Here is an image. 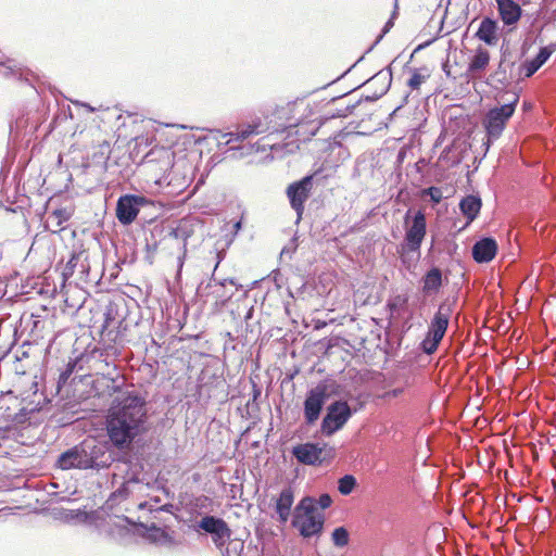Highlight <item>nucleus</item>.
<instances>
[{
    "label": "nucleus",
    "instance_id": "1",
    "mask_svg": "<svg viewBox=\"0 0 556 556\" xmlns=\"http://www.w3.org/2000/svg\"><path fill=\"white\" fill-rule=\"evenodd\" d=\"M146 421L144 399L132 392L122 393L109 409L108 435L114 446L124 448L143 430Z\"/></svg>",
    "mask_w": 556,
    "mask_h": 556
},
{
    "label": "nucleus",
    "instance_id": "2",
    "mask_svg": "<svg viewBox=\"0 0 556 556\" xmlns=\"http://www.w3.org/2000/svg\"><path fill=\"white\" fill-rule=\"evenodd\" d=\"M293 104L287 103L282 106H277L270 113L263 114L262 117L257 116L250 123L240 124L233 131L228 132L227 143L242 142L251 136L262 135L265 132H282L288 128L295 127L296 121H291L288 114L292 112Z\"/></svg>",
    "mask_w": 556,
    "mask_h": 556
},
{
    "label": "nucleus",
    "instance_id": "3",
    "mask_svg": "<svg viewBox=\"0 0 556 556\" xmlns=\"http://www.w3.org/2000/svg\"><path fill=\"white\" fill-rule=\"evenodd\" d=\"M325 516L311 496L303 497L293 511L292 526L303 538L318 536L324 530Z\"/></svg>",
    "mask_w": 556,
    "mask_h": 556
},
{
    "label": "nucleus",
    "instance_id": "4",
    "mask_svg": "<svg viewBox=\"0 0 556 556\" xmlns=\"http://www.w3.org/2000/svg\"><path fill=\"white\" fill-rule=\"evenodd\" d=\"M452 314V305L448 302L444 301L439 305L421 342V349L426 354H433L438 350L447 330Z\"/></svg>",
    "mask_w": 556,
    "mask_h": 556
},
{
    "label": "nucleus",
    "instance_id": "5",
    "mask_svg": "<svg viewBox=\"0 0 556 556\" xmlns=\"http://www.w3.org/2000/svg\"><path fill=\"white\" fill-rule=\"evenodd\" d=\"M517 102L518 96H514V99L509 100L508 103L493 108L485 114L482 125L489 139H497L502 135L508 119L515 112Z\"/></svg>",
    "mask_w": 556,
    "mask_h": 556
},
{
    "label": "nucleus",
    "instance_id": "6",
    "mask_svg": "<svg viewBox=\"0 0 556 556\" xmlns=\"http://www.w3.org/2000/svg\"><path fill=\"white\" fill-rule=\"evenodd\" d=\"M351 415V408L346 402L337 401L332 403L321 422L323 433L333 434L346 424Z\"/></svg>",
    "mask_w": 556,
    "mask_h": 556
},
{
    "label": "nucleus",
    "instance_id": "7",
    "mask_svg": "<svg viewBox=\"0 0 556 556\" xmlns=\"http://www.w3.org/2000/svg\"><path fill=\"white\" fill-rule=\"evenodd\" d=\"M313 188V175L303 177L299 181H294L287 188V197L291 207L296 212L299 218L304 212V204L309 198Z\"/></svg>",
    "mask_w": 556,
    "mask_h": 556
},
{
    "label": "nucleus",
    "instance_id": "8",
    "mask_svg": "<svg viewBox=\"0 0 556 556\" xmlns=\"http://www.w3.org/2000/svg\"><path fill=\"white\" fill-rule=\"evenodd\" d=\"M193 235V228L190 220L181 219L178 225L173 228L168 235L163 239V242L175 243L178 248L179 255V270L184 266V261L187 255V241Z\"/></svg>",
    "mask_w": 556,
    "mask_h": 556
},
{
    "label": "nucleus",
    "instance_id": "9",
    "mask_svg": "<svg viewBox=\"0 0 556 556\" xmlns=\"http://www.w3.org/2000/svg\"><path fill=\"white\" fill-rule=\"evenodd\" d=\"M147 203L148 200L140 195L127 194L121 197L116 205V216L118 220L123 225L131 224L136 219L140 206H143Z\"/></svg>",
    "mask_w": 556,
    "mask_h": 556
},
{
    "label": "nucleus",
    "instance_id": "10",
    "mask_svg": "<svg viewBox=\"0 0 556 556\" xmlns=\"http://www.w3.org/2000/svg\"><path fill=\"white\" fill-rule=\"evenodd\" d=\"M326 391V387L319 384L307 393L304 401V417L306 424L312 425L319 418L327 397Z\"/></svg>",
    "mask_w": 556,
    "mask_h": 556
},
{
    "label": "nucleus",
    "instance_id": "11",
    "mask_svg": "<svg viewBox=\"0 0 556 556\" xmlns=\"http://www.w3.org/2000/svg\"><path fill=\"white\" fill-rule=\"evenodd\" d=\"M426 216L421 211H418L413 218V223L405 233V242L410 251L419 250L422 240L426 236Z\"/></svg>",
    "mask_w": 556,
    "mask_h": 556
},
{
    "label": "nucleus",
    "instance_id": "12",
    "mask_svg": "<svg viewBox=\"0 0 556 556\" xmlns=\"http://www.w3.org/2000/svg\"><path fill=\"white\" fill-rule=\"evenodd\" d=\"M292 453L299 463L305 465H316L323 460V448L314 443L299 444L293 447Z\"/></svg>",
    "mask_w": 556,
    "mask_h": 556
},
{
    "label": "nucleus",
    "instance_id": "13",
    "mask_svg": "<svg viewBox=\"0 0 556 556\" xmlns=\"http://www.w3.org/2000/svg\"><path fill=\"white\" fill-rule=\"evenodd\" d=\"M497 253V243L493 238H483L472 247V257L477 263H489Z\"/></svg>",
    "mask_w": 556,
    "mask_h": 556
},
{
    "label": "nucleus",
    "instance_id": "14",
    "mask_svg": "<svg viewBox=\"0 0 556 556\" xmlns=\"http://www.w3.org/2000/svg\"><path fill=\"white\" fill-rule=\"evenodd\" d=\"M497 10L502 22L506 26H511L518 23L521 17L522 10L514 0H495Z\"/></svg>",
    "mask_w": 556,
    "mask_h": 556
},
{
    "label": "nucleus",
    "instance_id": "15",
    "mask_svg": "<svg viewBox=\"0 0 556 556\" xmlns=\"http://www.w3.org/2000/svg\"><path fill=\"white\" fill-rule=\"evenodd\" d=\"M294 502V492L292 488H285L275 501V510L278 514V520L286 523L291 515V507Z\"/></svg>",
    "mask_w": 556,
    "mask_h": 556
},
{
    "label": "nucleus",
    "instance_id": "16",
    "mask_svg": "<svg viewBox=\"0 0 556 556\" xmlns=\"http://www.w3.org/2000/svg\"><path fill=\"white\" fill-rule=\"evenodd\" d=\"M498 25L491 17H483L476 33V37L488 46H495L498 41Z\"/></svg>",
    "mask_w": 556,
    "mask_h": 556
},
{
    "label": "nucleus",
    "instance_id": "17",
    "mask_svg": "<svg viewBox=\"0 0 556 556\" xmlns=\"http://www.w3.org/2000/svg\"><path fill=\"white\" fill-rule=\"evenodd\" d=\"M442 285V270L438 267H432L421 278V291L425 295L439 293Z\"/></svg>",
    "mask_w": 556,
    "mask_h": 556
},
{
    "label": "nucleus",
    "instance_id": "18",
    "mask_svg": "<svg viewBox=\"0 0 556 556\" xmlns=\"http://www.w3.org/2000/svg\"><path fill=\"white\" fill-rule=\"evenodd\" d=\"M491 54L488 49L479 46L475 50V54L470 59L467 67V73L475 77L486 70L490 64Z\"/></svg>",
    "mask_w": 556,
    "mask_h": 556
},
{
    "label": "nucleus",
    "instance_id": "19",
    "mask_svg": "<svg viewBox=\"0 0 556 556\" xmlns=\"http://www.w3.org/2000/svg\"><path fill=\"white\" fill-rule=\"evenodd\" d=\"M481 199L476 195H467L459 203L462 213L467 217V224L476 219L481 210Z\"/></svg>",
    "mask_w": 556,
    "mask_h": 556
},
{
    "label": "nucleus",
    "instance_id": "20",
    "mask_svg": "<svg viewBox=\"0 0 556 556\" xmlns=\"http://www.w3.org/2000/svg\"><path fill=\"white\" fill-rule=\"evenodd\" d=\"M83 454L77 448L68 450L59 457V466L62 469L81 468L84 465Z\"/></svg>",
    "mask_w": 556,
    "mask_h": 556
},
{
    "label": "nucleus",
    "instance_id": "21",
    "mask_svg": "<svg viewBox=\"0 0 556 556\" xmlns=\"http://www.w3.org/2000/svg\"><path fill=\"white\" fill-rule=\"evenodd\" d=\"M13 387L21 396H25L29 391L34 394L37 392V382L35 377H26L25 374L17 375Z\"/></svg>",
    "mask_w": 556,
    "mask_h": 556
},
{
    "label": "nucleus",
    "instance_id": "22",
    "mask_svg": "<svg viewBox=\"0 0 556 556\" xmlns=\"http://www.w3.org/2000/svg\"><path fill=\"white\" fill-rule=\"evenodd\" d=\"M430 77L428 68H415L412 71V76L407 80V86L412 90H418L420 86Z\"/></svg>",
    "mask_w": 556,
    "mask_h": 556
},
{
    "label": "nucleus",
    "instance_id": "23",
    "mask_svg": "<svg viewBox=\"0 0 556 556\" xmlns=\"http://www.w3.org/2000/svg\"><path fill=\"white\" fill-rule=\"evenodd\" d=\"M225 525H227V522L224 519L214 516H205L200 521V528L207 533H213Z\"/></svg>",
    "mask_w": 556,
    "mask_h": 556
},
{
    "label": "nucleus",
    "instance_id": "24",
    "mask_svg": "<svg viewBox=\"0 0 556 556\" xmlns=\"http://www.w3.org/2000/svg\"><path fill=\"white\" fill-rule=\"evenodd\" d=\"M331 541L336 547H345L350 542L349 531L344 527L336 528L331 533Z\"/></svg>",
    "mask_w": 556,
    "mask_h": 556
},
{
    "label": "nucleus",
    "instance_id": "25",
    "mask_svg": "<svg viewBox=\"0 0 556 556\" xmlns=\"http://www.w3.org/2000/svg\"><path fill=\"white\" fill-rule=\"evenodd\" d=\"M356 485V478L352 475H345L338 481V490L342 495L351 494Z\"/></svg>",
    "mask_w": 556,
    "mask_h": 556
},
{
    "label": "nucleus",
    "instance_id": "26",
    "mask_svg": "<svg viewBox=\"0 0 556 556\" xmlns=\"http://www.w3.org/2000/svg\"><path fill=\"white\" fill-rule=\"evenodd\" d=\"M213 541L217 546H223L227 540H229L231 535V530L228 527V525H225L217 531H214L213 533Z\"/></svg>",
    "mask_w": 556,
    "mask_h": 556
},
{
    "label": "nucleus",
    "instance_id": "27",
    "mask_svg": "<svg viewBox=\"0 0 556 556\" xmlns=\"http://www.w3.org/2000/svg\"><path fill=\"white\" fill-rule=\"evenodd\" d=\"M421 195H429L431 201L435 204L440 203L443 199L442 190L438 187H429L421 191Z\"/></svg>",
    "mask_w": 556,
    "mask_h": 556
},
{
    "label": "nucleus",
    "instance_id": "28",
    "mask_svg": "<svg viewBox=\"0 0 556 556\" xmlns=\"http://www.w3.org/2000/svg\"><path fill=\"white\" fill-rule=\"evenodd\" d=\"M72 216V213L66 208H56L51 213V217L55 219L56 226H61L64 222H67Z\"/></svg>",
    "mask_w": 556,
    "mask_h": 556
},
{
    "label": "nucleus",
    "instance_id": "29",
    "mask_svg": "<svg viewBox=\"0 0 556 556\" xmlns=\"http://www.w3.org/2000/svg\"><path fill=\"white\" fill-rule=\"evenodd\" d=\"M404 392H405V388L399 387V388H394L392 390L386 391L382 394H379L378 399L389 402L393 399H397V397L402 396L404 394Z\"/></svg>",
    "mask_w": 556,
    "mask_h": 556
},
{
    "label": "nucleus",
    "instance_id": "30",
    "mask_svg": "<svg viewBox=\"0 0 556 556\" xmlns=\"http://www.w3.org/2000/svg\"><path fill=\"white\" fill-rule=\"evenodd\" d=\"M555 51L556 43H551L541 48L536 56L545 63Z\"/></svg>",
    "mask_w": 556,
    "mask_h": 556
},
{
    "label": "nucleus",
    "instance_id": "31",
    "mask_svg": "<svg viewBox=\"0 0 556 556\" xmlns=\"http://www.w3.org/2000/svg\"><path fill=\"white\" fill-rule=\"evenodd\" d=\"M540 67L532 61H526L521 65V72L523 73L525 77H531Z\"/></svg>",
    "mask_w": 556,
    "mask_h": 556
},
{
    "label": "nucleus",
    "instance_id": "32",
    "mask_svg": "<svg viewBox=\"0 0 556 556\" xmlns=\"http://www.w3.org/2000/svg\"><path fill=\"white\" fill-rule=\"evenodd\" d=\"M355 104H346L344 108L337 109L336 112L330 113V117H345L352 113Z\"/></svg>",
    "mask_w": 556,
    "mask_h": 556
},
{
    "label": "nucleus",
    "instance_id": "33",
    "mask_svg": "<svg viewBox=\"0 0 556 556\" xmlns=\"http://www.w3.org/2000/svg\"><path fill=\"white\" fill-rule=\"evenodd\" d=\"M113 317H112V312L109 311L105 313V317H104V321H103V325H102V329H101V334L102 336H110L112 333V331L109 330L112 321H113Z\"/></svg>",
    "mask_w": 556,
    "mask_h": 556
},
{
    "label": "nucleus",
    "instance_id": "34",
    "mask_svg": "<svg viewBox=\"0 0 556 556\" xmlns=\"http://www.w3.org/2000/svg\"><path fill=\"white\" fill-rule=\"evenodd\" d=\"M331 504H332V498L327 493L321 494L319 496L318 501H316V506L318 505L321 509H326V508L330 507Z\"/></svg>",
    "mask_w": 556,
    "mask_h": 556
},
{
    "label": "nucleus",
    "instance_id": "35",
    "mask_svg": "<svg viewBox=\"0 0 556 556\" xmlns=\"http://www.w3.org/2000/svg\"><path fill=\"white\" fill-rule=\"evenodd\" d=\"M154 540H165L172 542V539L169 535L162 529L155 528L154 529Z\"/></svg>",
    "mask_w": 556,
    "mask_h": 556
},
{
    "label": "nucleus",
    "instance_id": "36",
    "mask_svg": "<svg viewBox=\"0 0 556 556\" xmlns=\"http://www.w3.org/2000/svg\"><path fill=\"white\" fill-rule=\"evenodd\" d=\"M387 89H388V85L382 86V88L380 89V91H379L378 93H375V98H379V97H381L382 94H384V93H386V91H387Z\"/></svg>",
    "mask_w": 556,
    "mask_h": 556
},
{
    "label": "nucleus",
    "instance_id": "37",
    "mask_svg": "<svg viewBox=\"0 0 556 556\" xmlns=\"http://www.w3.org/2000/svg\"><path fill=\"white\" fill-rule=\"evenodd\" d=\"M208 287L216 288V289H223L225 287V282H216L214 285H208Z\"/></svg>",
    "mask_w": 556,
    "mask_h": 556
},
{
    "label": "nucleus",
    "instance_id": "38",
    "mask_svg": "<svg viewBox=\"0 0 556 556\" xmlns=\"http://www.w3.org/2000/svg\"><path fill=\"white\" fill-rule=\"evenodd\" d=\"M7 64L5 55L0 51V65L4 66Z\"/></svg>",
    "mask_w": 556,
    "mask_h": 556
},
{
    "label": "nucleus",
    "instance_id": "39",
    "mask_svg": "<svg viewBox=\"0 0 556 556\" xmlns=\"http://www.w3.org/2000/svg\"><path fill=\"white\" fill-rule=\"evenodd\" d=\"M532 61L539 66L541 67L544 63L542 60H540L538 56H535L534 59H532Z\"/></svg>",
    "mask_w": 556,
    "mask_h": 556
},
{
    "label": "nucleus",
    "instance_id": "40",
    "mask_svg": "<svg viewBox=\"0 0 556 556\" xmlns=\"http://www.w3.org/2000/svg\"><path fill=\"white\" fill-rule=\"evenodd\" d=\"M377 80H378V77L375 76V77H372L371 79L368 80V84L371 86V85L376 84Z\"/></svg>",
    "mask_w": 556,
    "mask_h": 556
},
{
    "label": "nucleus",
    "instance_id": "41",
    "mask_svg": "<svg viewBox=\"0 0 556 556\" xmlns=\"http://www.w3.org/2000/svg\"><path fill=\"white\" fill-rule=\"evenodd\" d=\"M257 395H260V390L255 389V392H254V399L257 397Z\"/></svg>",
    "mask_w": 556,
    "mask_h": 556
},
{
    "label": "nucleus",
    "instance_id": "42",
    "mask_svg": "<svg viewBox=\"0 0 556 556\" xmlns=\"http://www.w3.org/2000/svg\"><path fill=\"white\" fill-rule=\"evenodd\" d=\"M240 227H241V223H240V222H238V223L236 224V228H237V229H239Z\"/></svg>",
    "mask_w": 556,
    "mask_h": 556
},
{
    "label": "nucleus",
    "instance_id": "43",
    "mask_svg": "<svg viewBox=\"0 0 556 556\" xmlns=\"http://www.w3.org/2000/svg\"><path fill=\"white\" fill-rule=\"evenodd\" d=\"M114 343L117 342V336H115L113 339H111Z\"/></svg>",
    "mask_w": 556,
    "mask_h": 556
},
{
    "label": "nucleus",
    "instance_id": "44",
    "mask_svg": "<svg viewBox=\"0 0 556 556\" xmlns=\"http://www.w3.org/2000/svg\"><path fill=\"white\" fill-rule=\"evenodd\" d=\"M218 264H219V261L216 262L214 269H216L218 267Z\"/></svg>",
    "mask_w": 556,
    "mask_h": 556
},
{
    "label": "nucleus",
    "instance_id": "45",
    "mask_svg": "<svg viewBox=\"0 0 556 556\" xmlns=\"http://www.w3.org/2000/svg\"><path fill=\"white\" fill-rule=\"evenodd\" d=\"M228 281H229V283L235 285L233 279H229Z\"/></svg>",
    "mask_w": 556,
    "mask_h": 556
}]
</instances>
